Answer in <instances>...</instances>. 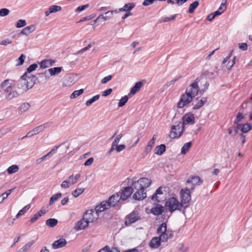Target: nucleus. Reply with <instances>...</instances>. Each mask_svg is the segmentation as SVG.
Segmentation results:
<instances>
[{
    "label": "nucleus",
    "instance_id": "54",
    "mask_svg": "<svg viewBox=\"0 0 252 252\" xmlns=\"http://www.w3.org/2000/svg\"><path fill=\"white\" fill-rule=\"evenodd\" d=\"M45 126L44 125H40L33 129L34 133L36 134H38L40 132L44 130Z\"/></svg>",
    "mask_w": 252,
    "mask_h": 252
},
{
    "label": "nucleus",
    "instance_id": "18",
    "mask_svg": "<svg viewBox=\"0 0 252 252\" xmlns=\"http://www.w3.org/2000/svg\"><path fill=\"white\" fill-rule=\"evenodd\" d=\"M133 191L130 187H127L122 190L120 194L122 200H125L127 199L132 194Z\"/></svg>",
    "mask_w": 252,
    "mask_h": 252
},
{
    "label": "nucleus",
    "instance_id": "15",
    "mask_svg": "<svg viewBox=\"0 0 252 252\" xmlns=\"http://www.w3.org/2000/svg\"><path fill=\"white\" fill-rule=\"evenodd\" d=\"M122 199L119 193H116L110 196L107 201L110 207L115 206L121 203Z\"/></svg>",
    "mask_w": 252,
    "mask_h": 252
},
{
    "label": "nucleus",
    "instance_id": "47",
    "mask_svg": "<svg viewBox=\"0 0 252 252\" xmlns=\"http://www.w3.org/2000/svg\"><path fill=\"white\" fill-rule=\"evenodd\" d=\"M128 97L127 96L125 95L118 102V106L119 107H122L125 105L126 102L128 101Z\"/></svg>",
    "mask_w": 252,
    "mask_h": 252
},
{
    "label": "nucleus",
    "instance_id": "41",
    "mask_svg": "<svg viewBox=\"0 0 252 252\" xmlns=\"http://www.w3.org/2000/svg\"><path fill=\"white\" fill-rule=\"evenodd\" d=\"M191 145L192 143L191 142L185 143L182 148L181 153L183 155L186 154L189 150Z\"/></svg>",
    "mask_w": 252,
    "mask_h": 252
},
{
    "label": "nucleus",
    "instance_id": "2",
    "mask_svg": "<svg viewBox=\"0 0 252 252\" xmlns=\"http://www.w3.org/2000/svg\"><path fill=\"white\" fill-rule=\"evenodd\" d=\"M0 87L1 89H4L5 98L7 100H11L20 95L18 90H15L16 83L12 80L5 79L0 83Z\"/></svg>",
    "mask_w": 252,
    "mask_h": 252
},
{
    "label": "nucleus",
    "instance_id": "56",
    "mask_svg": "<svg viewBox=\"0 0 252 252\" xmlns=\"http://www.w3.org/2000/svg\"><path fill=\"white\" fill-rule=\"evenodd\" d=\"M42 214L39 213H36L33 215V216L31 218L30 221L31 223L34 222L36 220H37L41 216Z\"/></svg>",
    "mask_w": 252,
    "mask_h": 252
},
{
    "label": "nucleus",
    "instance_id": "62",
    "mask_svg": "<svg viewBox=\"0 0 252 252\" xmlns=\"http://www.w3.org/2000/svg\"><path fill=\"white\" fill-rule=\"evenodd\" d=\"M94 160L93 158H90L85 161L84 165L86 166L91 165L93 163Z\"/></svg>",
    "mask_w": 252,
    "mask_h": 252
},
{
    "label": "nucleus",
    "instance_id": "49",
    "mask_svg": "<svg viewBox=\"0 0 252 252\" xmlns=\"http://www.w3.org/2000/svg\"><path fill=\"white\" fill-rule=\"evenodd\" d=\"M27 23L26 20L20 19L17 22L16 24V27L17 28H21L25 27Z\"/></svg>",
    "mask_w": 252,
    "mask_h": 252
},
{
    "label": "nucleus",
    "instance_id": "23",
    "mask_svg": "<svg viewBox=\"0 0 252 252\" xmlns=\"http://www.w3.org/2000/svg\"><path fill=\"white\" fill-rule=\"evenodd\" d=\"M81 184V183H79L76 189L72 192V194L74 197H78L84 191L85 189L82 186Z\"/></svg>",
    "mask_w": 252,
    "mask_h": 252
},
{
    "label": "nucleus",
    "instance_id": "13",
    "mask_svg": "<svg viewBox=\"0 0 252 252\" xmlns=\"http://www.w3.org/2000/svg\"><path fill=\"white\" fill-rule=\"evenodd\" d=\"M187 187L191 190H193L196 185H199L202 183V181L198 176H194L189 178L187 181Z\"/></svg>",
    "mask_w": 252,
    "mask_h": 252
},
{
    "label": "nucleus",
    "instance_id": "44",
    "mask_svg": "<svg viewBox=\"0 0 252 252\" xmlns=\"http://www.w3.org/2000/svg\"><path fill=\"white\" fill-rule=\"evenodd\" d=\"M84 93V89H81L79 90L74 91L70 95L71 99L75 98L81 95Z\"/></svg>",
    "mask_w": 252,
    "mask_h": 252
},
{
    "label": "nucleus",
    "instance_id": "57",
    "mask_svg": "<svg viewBox=\"0 0 252 252\" xmlns=\"http://www.w3.org/2000/svg\"><path fill=\"white\" fill-rule=\"evenodd\" d=\"M123 137V134L122 133H120L116 137L115 139L113 141V145H116L118 143H119L121 139Z\"/></svg>",
    "mask_w": 252,
    "mask_h": 252
},
{
    "label": "nucleus",
    "instance_id": "52",
    "mask_svg": "<svg viewBox=\"0 0 252 252\" xmlns=\"http://www.w3.org/2000/svg\"><path fill=\"white\" fill-rule=\"evenodd\" d=\"M10 13V11L8 9L3 8L0 9V16L5 17L8 15Z\"/></svg>",
    "mask_w": 252,
    "mask_h": 252
},
{
    "label": "nucleus",
    "instance_id": "46",
    "mask_svg": "<svg viewBox=\"0 0 252 252\" xmlns=\"http://www.w3.org/2000/svg\"><path fill=\"white\" fill-rule=\"evenodd\" d=\"M49 9H50V12L51 13H53L61 11L62 7L60 6L54 5L50 6Z\"/></svg>",
    "mask_w": 252,
    "mask_h": 252
},
{
    "label": "nucleus",
    "instance_id": "48",
    "mask_svg": "<svg viewBox=\"0 0 252 252\" xmlns=\"http://www.w3.org/2000/svg\"><path fill=\"white\" fill-rule=\"evenodd\" d=\"M208 87L209 83L207 81H205V83L201 87V89H199V94L202 95L204 94V93L207 90Z\"/></svg>",
    "mask_w": 252,
    "mask_h": 252
},
{
    "label": "nucleus",
    "instance_id": "39",
    "mask_svg": "<svg viewBox=\"0 0 252 252\" xmlns=\"http://www.w3.org/2000/svg\"><path fill=\"white\" fill-rule=\"evenodd\" d=\"M252 129L251 125L249 123L241 125V131L243 133H247Z\"/></svg>",
    "mask_w": 252,
    "mask_h": 252
},
{
    "label": "nucleus",
    "instance_id": "30",
    "mask_svg": "<svg viewBox=\"0 0 252 252\" xmlns=\"http://www.w3.org/2000/svg\"><path fill=\"white\" fill-rule=\"evenodd\" d=\"M52 76H57L61 73L63 70L62 67H54L49 69Z\"/></svg>",
    "mask_w": 252,
    "mask_h": 252
},
{
    "label": "nucleus",
    "instance_id": "1",
    "mask_svg": "<svg viewBox=\"0 0 252 252\" xmlns=\"http://www.w3.org/2000/svg\"><path fill=\"white\" fill-rule=\"evenodd\" d=\"M130 184L133 192H134L133 198L136 200H140L146 197L145 189L151 185V181L147 178L143 177L137 179L136 178L134 177L131 179Z\"/></svg>",
    "mask_w": 252,
    "mask_h": 252
},
{
    "label": "nucleus",
    "instance_id": "9",
    "mask_svg": "<svg viewBox=\"0 0 252 252\" xmlns=\"http://www.w3.org/2000/svg\"><path fill=\"white\" fill-rule=\"evenodd\" d=\"M193 97L187 93L186 92L183 94L181 97L179 101L177 103L178 108H183L187 104H189L193 99Z\"/></svg>",
    "mask_w": 252,
    "mask_h": 252
},
{
    "label": "nucleus",
    "instance_id": "60",
    "mask_svg": "<svg viewBox=\"0 0 252 252\" xmlns=\"http://www.w3.org/2000/svg\"><path fill=\"white\" fill-rule=\"evenodd\" d=\"M50 71H49V69H47L45 70L43 73H42V74L44 76L45 78L46 79H49L52 76L51 73H49Z\"/></svg>",
    "mask_w": 252,
    "mask_h": 252
},
{
    "label": "nucleus",
    "instance_id": "14",
    "mask_svg": "<svg viewBox=\"0 0 252 252\" xmlns=\"http://www.w3.org/2000/svg\"><path fill=\"white\" fill-rule=\"evenodd\" d=\"M182 124L184 126L186 125H193L195 123V117L194 114L189 112L185 114L182 117Z\"/></svg>",
    "mask_w": 252,
    "mask_h": 252
},
{
    "label": "nucleus",
    "instance_id": "5",
    "mask_svg": "<svg viewBox=\"0 0 252 252\" xmlns=\"http://www.w3.org/2000/svg\"><path fill=\"white\" fill-rule=\"evenodd\" d=\"M183 206V204L177 198L175 197H170L166 201L165 207L171 212H173L176 210H180Z\"/></svg>",
    "mask_w": 252,
    "mask_h": 252
},
{
    "label": "nucleus",
    "instance_id": "19",
    "mask_svg": "<svg viewBox=\"0 0 252 252\" xmlns=\"http://www.w3.org/2000/svg\"><path fill=\"white\" fill-rule=\"evenodd\" d=\"M36 27L34 25H31L26 27L21 32V33L25 36L29 35L31 33L35 31Z\"/></svg>",
    "mask_w": 252,
    "mask_h": 252
},
{
    "label": "nucleus",
    "instance_id": "34",
    "mask_svg": "<svg viewBox=\"0 0 252 252\" xmlns=\"http://www.w3.org/2000/svg\"><path fill=\"white\" fill-rule=\"evenodd\" d=\"M111 18L110 15L101 14L99 15L97 18L94 20V23H96L97 21H106Z\"/></svg>",
    "mask_w": 252,
    "mask_h": 252
},
{
    "label": "nucleus",
    "instance_id": "12",
    "mask_svg": "<svg viewBox=\"0 0 252 252\" xmlns=\"http://www.w3.org/2000/svg\"><path fill=\"white\" fill-rule=\"evenodd\" d=\"M197 80V79L195 80L186 90V92L193 97L199 93V88Z\"/></svg>",
    "mask_w": 252,
    "mask_h": 252
},
{
    "label": "nucleus",
    "instance_id": "24",
    "mask_svg": "<svg viewBox=\"0 0 252 252\" xmlns=\"http://www.w3.org/2000/svg\"><path fill=\"white\" fill-rule=\"evenodd\" d=\"M162 240L160 239V237H154L150 242V246L152 248H158Z\"/></svg>",
    "mask_w": 252,
    "mask_h": 252
},
{
    "label": "nucleus",
    "instance_id": "16",
    "mask_svg": "<svg viewBox=\"0 0 252 252\" xmlns=\"http://www.w3.org/2000/svg\"><path fill=\"white\" fill-rule=\"evenodd\" d=\"M139 219L138 214L136 212H133L127 216L126 219L125 223L126 225H128L134 223Z\"/></svg>",
    "mask_w": 252,
    "mask_h": 252
},
{
    "label": "nucleus",
    "instance_id": "37",
    "mask_svg": "<svg viewBox=\"0 0 252 252\" xmlns=\"http://www.w3.org/2000/svg\"><path fill=\"white\" fill-rule=\"evenodd\" d=\"M19 169V167L17 165L14 164L9 166L7 169V173L9 174H12L17 172Z\"/></svg>",
    "mask_w": 252,
    "mask_h": 252
},
{
    "label": "nucleus",
    "instance_id": "35",
    "mask_svg": "<svg viewBox=\"0 0 252 252\" xmlns=\"http://www.w3.org/2000/svg\"><path fill=\"white\" fill-rule=\"evenodd\" d=\"M74 83L73 81V78L71 76H68L66 77L63 83V86L66 87L70 86Z\"/></svg>",
    "mask_w": 252,
    "mask_h": 252
},
{
    "label": "nucleus",
    "instance_id": "20",
    "mask_svg": "<svg viewBox=\"0 0 252 252\" xmlns=\"http://www.w3.org/2000/svg\"><path fill=\"white\" fill-rule=\"evenodd\" d=\"M67 244L66 241L64 238H61L55 241L52 245L54 249H57L65 246Z\"/></svg>",
    "mask_w": 252,
    "mask_h": 252
},
{
    "label": "nucleus",
    "instance_id": "26",
    "mask_svg": "<svg viewBox=\"0 0 252 252\" xmlns=\"http://www.w3.org/2000/svg\"><path fill=\"white\" fill-rule=\"evenodd\" d=\"M31 108V104L28 102L22 103L18 108V111L21 113H24L28 111Z\"/></svg>",
    "mask_w": 252,
    "mask_h": 252
},
{
    "label": "nucleus",
    "instance_id": "58",
    "mask_svg": "<svg viewBox=\"0 0 252 252\" xmlns=\"http://www.w3.org/2000/svg\"><path fill=\"white\" fill-rule=\"evenodd\" d=\"M12 41L10 39H5L4 40H1V41L0 42V45L6 46L8 44H10L12 43Z\"/></svg>",
    "mask_w": 252,
    "mask_h": 252
},
{
    "label": "nucleus",
    "instance_id": "3",
    "mask_svg": "<svg viewBox=\"0 0 252 252\" xmlns=\"http://www.w3.org/2000/svg\"><path fill=\"white\" fill-rule=\"evenodd\" d=\"M35 77L25 73L16 83V88L20 94L31 89L35 84Z\"/></svg>",
    "mask_w": 252,
    "mask_h": 252
},
{
    "label": "nucleus",
    "instance_id": "25",
    "mask_svg": "<svg viewBox=\"0 0 252 252\" xmlns=\"http://www.w3.org/2000/svg\"><path fill=\"white\" fill-rule=\"evenodd\" d=\"M226 0H223L219 7V9L213 13L215 16L220 15L222 13H223L226 9Z\"/></svg>",
    "mask_w": 252,
    "mask_h": 252
},
{
    "label": "nucleus",
    "instance_id": "21",
    "mask_svg": "<svg viewBox=\"0 0 252 252\" xmlns=\"http://www.w3.org/2000/svg\"><path fill=\"white\" fill-rule=\"evenodd\" d=\"M110 207V205L107 201H102L99 205L95 207L94 210L98 214L99 212H103Z\"/></svg>",
    "mask_w": 252,
    "mask_h": 252
},
{
    "label": "nucleus",
    "instance_id": "22",
    "mask_svg": "<svg viewBox=\"0 0 252 252\" xmlns=\"http://www.w3.org/2000/svg\"><path fill=\"white\" fill-rule=\"evenodd\" d=\"M55 62V60L51 59L44 60L39 63V65L41 68H46L52 66Z\"/></svg>",
    "mask_w": 252,
    "mask_h": 252
},
{
    "label": "nucleus",
    "instance_id": "6",
    "mask_svg": "<svg viewBox=\"0 0 252 252\" xmlns=\"http://www.w3.org/2000/svg\"><path fill=\"white\" fill-rule=\"evenodd\" d=\"M184 130L185 126L181 122H179L171 126L170 137L171 138H179L182 136Z\"/></svg>",
    "mask_w": 252,
    "mask_h": 252
},
{
    "label": "nucleus",
    "instance_id": "11",
    "mask_svg": "<svg viewBox=\"0 0 252 252\" xmlns=\"http://www.w3.org/2000/svg\"><path fill=\"white\" fill-rule=\"evenodd\" d=\"M166 193L165 187H160L156 191V193L152 196V199L160 202L165 198Z\"/></svg>",
    "mask_w": 252,
    "mask_h": 252
},
{
    "label": "nucleus",
    "instance_id": "59",
    "mask_svg": "<svg viewBox=\"0 0 252 252\" xmlns=\"http://www.w3.org/2000/svg\"><path fill=\"white\" fill-rule=\"evenodd\" d=\"M89 5L88 4L79 6L77 8L76 11H77L78 12H81V11L85 10L88 7H89Z\"/></svg>",
    "mask_w": 252,
    "mask_h": 252
},
{
    "label": "nucleus",
    "instance_id": "32",
    "mask_svg": "<svg viewBox=\"0 0 252 252\" xmlns=\"http://www.w3.org/2000/svg\"><path fill=\"white\" fill-rule=\"evenodd\" d=\"M134 6L135 5L132 3L126 4L123 7L119 8V11L129 12L134 7Z\"/></svg>",
    "mask_w": 252,
    "mask_h": 252
},
{
    "label": "nucleus",
    "instance_id": "40",
    "mask_svg": "<svg viewBox=\"0 0 252 252\" xmlns=\"http://www.w3.org/2000/svg\"><path fill=\"white\" fill-rule=\"evenodd\" d=\"M97 252H120L116 248H110L108 246H105L103 248Z\"/></svg>",
    "mask_w": 252,
    "mask_h": 252
},
{
    "label": "nucleus",
    "instance_id": "53",
    "mask_svg": "<svg viewBox=\"0 0 252 252\" xmlns=\"http://www.w3.org/2000/svg\"><path fill=\"white\" fill-rule=\"evenodd\" d=\"M14 190V189H10L6 190L5 192L1 194V196L2 197V200L1 202H2L5 199H6L12 192V191Z\"/></svg>",
    "mask_w": 252,
    "mask_h": 252
},
{
    "label": "nucleus",
    "instance_id": "38",
    "mask_svg": "<svg viewBox=\"0 0 252 252\" xmlns=\"http://www.w3.org/2000/svg\"><path fill=\"white\" fill-rule=\"evenodd\" d=\"M33 244L34 241L28 242L19 250V252H27Z\"/></svg>",
    "mask_w": 252,
    "mask_h": 252
},
{
    "label": "nucleus",
    "instance_id": "29",
    "mask_svg": "<svg viewBox=\"0 0 252 252\" xmlns=\"http://www.w3.org/2000/svg\"><path fill=\"white\" fill-rule=\"evenodd\" d=\"M143 85V83L141 82H136L134 86L130 90L129 94L133 95L137 93Z\"/></svg>",
    "mask_w": 252,
    "mask_h": 252
},
{
    "label": "nucleus",
    "instance_id": "64",
    "mask_svg": "<svg viewBox=\"0 0 252 252\" xmlns=\"http://www.w3.org/2000/svg\"><path fill=\"white\" fill-rule=\"evenodd\" d=\"M126 148V146L125 145L121 144L118 146H116V149L118 152H120L124 150Z\"/></svg>",
    "mask_w": 252,
    "mask_h": 252
},
{
    "label": "nucleus",
    "instance_id": "36",
    "mask_svg": "<svg viewBox=\"0 0 252 252\" xmlns=\"http://www.w3.org/2000/svg\"><path fill=\"white\" fill-rule=\"evenodd\" d=\"M62 194L61 193H57L53 194L50 199L49 205L50 206L53 205L56 201L62 196Z\"/></svg>",
    "mask_w": 252,
    "mask_h": 252
},
{
    "label": "nucleus",
    "instance_id": "50",
    "mask_svg": "<svg viewBox=\"0 0 252 252\" xmlns=\"http://www.w3.org/2000/svg\"><path fill=\"white\" fill-rule=\"evenodd\" d=\"M244 118L245 116L243 115L242 113L239 112L237 114L235 120L234 121V124H238V123L241 122Z\"/></svg>",
    "mask_w": 252,
    "mask_h": 252
},
{
    "label": "nucleus",
    "instance_id": "61",
    "mask_svg": "<svg viewBox=\"0 0 252 252\" xmlns=\"http://www.w3.org/2000/svg\"><path fill=\"white\" fill-rule=\"evenodd\" d=\"M235 57L233 58V60L231 61H229L228 63L226 64V67L228 69H230L233 65L235 64Z\"/></svg>",
    "mask_w": 252,
    "mask_h": 252
},
{
    "label": "nucleus",
    "instance_id": "63",
    "mask_svg": "<svg viewBox=\"0 0 252 252\" xmlns=\"http://www.w3.org/2000/svg\"><path fill=\"white\" fill-rule=\"evenodd\" d=\"M112 89H108L104 91V92H103V93L102 94V96H107L109 95V94H110L111 93H112Z\"/></svg>",
    "mask_w": 252,
    "mask_h": 252
},
{
    "label": "nucleus",
    "instance_id": "17",
    "mask_svg": "<svg viewBox=\"0 0 252 252\" xmlns=\"http://www.w3.org/2000/svg\"><path fill=\"white\" fill-rule=\"evenodd\" d=\"M89 224L88 221L83 217V218L76 223L74 228L76 231L83 230L88 226Z\"/></svg>",
    "mask_w": 252,
    "mask_h": 252
},
{
    "label": "nucleus",
    "instance_id": "31",
    "mask_svg": "<svg viewBox=\"0 0 252 252\" xmlns=\"http://www.w3.org/2000/svg\"><path fill=\"white\" fill-rule=\"evenodd\" d=\"M166 147L164 144H161L156 147L155 153L158 155H161L165 151Z\"/></svg>",
    "mask_w": 252,
    "mask_h": 252
},
{
    "label": "nucleus",
    "instance_id": "42",
    "mask_svg": "<svg viewBox=\"0 0 252 252\" xmlns=\"http://www.w3.org/2000/svg\"><path fill=\"white\" fill-rule=\"evenodd\" d=\"M58 221L57 219H48L46 221V224L47 225L53 227L58 223Z\"/></svg>",
    "mask_w": 252,
    "mask_h": 252
},
{
    "label": "nucleus",
    "instance_id": "33",
    "mask_svg": "<svg viewBox=\"0 0 252 252\" xmlns=\"http://www.w3.org/2000/svg\"><path fill=\"white\" fill-rule=\"evenodd\" d=\"M26 59V56L24 54H22L21 56L15 61V65L16 66H19L22 65Z\"/></svg>",
    "mask_w": 252,
    "mask_h": 252
},
{
    "label": "nucleus",
    "instance_id": "10",
    "mask_svg": "<svg viewBox=\"0 0 252 252\" xmlns=\"http://www.w3.org/2000/svg\"><path fill=\"white\" fill-rule=\"evenodd\" d=\"M98 214L93 209L88 210L83 215V217L89 223L96 221L98 218Z\"/></svg>",
    "mask_w": 252,
    "mask_h": 252
},
{
    "label": "nucleus",
    "instance_id": "45",
    "mask_svg": "<svg viewBox=\"0 0 252 252\" xmlns=\"http://www.w3.org/2000/svg\"><path fill=\"white\" fill-rule=\"evenodd\" d=\"M99 97H100V95L99 94H97L95 96H94L92 98L89 99V100H88L86 101V105L87 106L91 105L93 103H94V102L98 100Z\"/></svg>",
    "mask_w": 252,
    "mask_h": 252
},
{
    "label": "nucleus",
    "instance_id": "8",
    "mask_svg": "<svg viewBox=\"0 0 252 252\" xmlns=\"http://www.w3.org/2000/svg\"><path fill=\"white\" fill-rule=\"evenodd\" d=\"M190 189L187 186L185 189H182L180 191V196L181 203L187 204L191 200Z\"/></svg>",
    "mask_w": 252,
    "mask_h": 252
},
{
    "label": "nucleus",
    "instance_id": "27",
    "mask_svg": "<svg viewBox=\"0 0 252 252\" xmlns=\"http://www.w3.org/2000/svg\"><path fill=\"white\" fill-rule=\"evenodd\" d=\"M164 207L159 205L151 209V213L155 215H159L161 214L164 211Z\"/></svg>",
    "mask_w": 252,
    "mask_h": 252
},
{
    "label": "nucleus",
    "instance_id": "55",
    "mask_svg": "<svg viewBox=\"0 0 252 252\" xmlns=\"http://www.w3.org/2000/svg\"><path fill=\"white\" fill-rule=\"evenodd\" d=\"M112 75H108V76L104 77L103 79H101V83L102 84H106L108 82L110 81L112 79Z\"/></svg>",
    "mask_w": 252,
    "mask_h": 252
},
{
    "label": "nucleus",
    "instance_id": "28",
    "mask_svg": "<svg viewBox=\"0 0 252 252\" xmlns=\"http://www.w3.org/2000/svg\"><path fill=\"white\" fill-rule=\"evenodd\" d=\"M206 97H202L200 100L198 101L195 104L194 103H192L193 105V109L196 110L201 108L204 103L207 101Z\"/></svg>",
    "mask_w": 252,
    "mask_h": 252
},
{
    "label": "nucleus",
    "instance_id": "43",
    "mask_svg": "<svg viewBox=\"0 0 252 252\" xmlns=\"http://www.w3.org/2000/svg\"><path fill=\"white\" fill-rule=\"evenodd\" d=\"M198 5L199 2L198 1H195L191 3L189 6V13H193L195 9L198 7Z\"/></svg>",
    "mask_w": 252,
    "mask_h": 252
},
{
    "label": "nucleus",
    "instance_id": "7",
    "mask_svg": "<svg viewBox=\"0 0 252 252\" xmlns=\"http://www.w3.org/2000/svg\"><path fill=\"white\" fill-rule=\"evenodd\" d=\"M81 175L80 174H77L75 175H71L68 177V178L63 181L61 185V187L63 189H68L71 186L75 184L80 179Z\"/></svg>",
    "mask_w": 252,
    "mask_h": 252
},
{
    "label": "nucleus",
    "instance_id": "4",
    "mask_svg": "<svg viewBox=\"0 0 252 252\" xmlns=\"http://www.w3.org/2000/svg\"><path fill=\"white\" fill-rule=\"evenodd\" d=\"M157 233L163 242L167 241L173 237L171 232L167 230V225L165 223H162L160 225L157 229Z\"/></svg>",
    "mask_w": 252,
    "mask_h": 252
},
{
    "label": "nucleus",
    "instance_id": "51",
    "mask_svg": "<svg viewBox=\"0 0 252 252\" xmlns=\"http://www.w3.org/2000/svg\"><path fill=\"white\" fill-rule=\"evenodd\" d=\"M37 66H38V65L36 63H33V64L30 65L28 67V68L27 69V72L26 73H27L28 74H29L28 73H30L32 72V71L35 70L36 69V68L37 67Z\"/></svg>",
    "mask_w": 252,
    "mask_h": 252
}]
</instances>
